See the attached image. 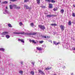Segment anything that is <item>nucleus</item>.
<instances>
[{
  "label": "nucleus",
  "mask_w": 75,
  "mask_h": 75,
  "mask_svg": "<svg viewBox=\"0 0 75 75\" xmlns=\"http://www.w3.org/2000/svg\"><path fill=\"white\" fill-rule=\"evenodd\" d=\"M37 34V33H25V34H26V35H36V34Z\"/></svg>",
  "instance_id": "f257e3e1"
},
{
  "label": "nucleus",
  "mask_w": 75,
  "mask_h": 75,
  "mask_svg": "<svg viewBox=\"0 0 75 75\" xmlns=\"http://www.w3.org/2000/svg\"><path fill=\"white\" fill-rule=\"evenodd\" d=\"M38 27L39 28L41 29V30H45V26L44 25H38Z\"/></svg>",
  "instance_id": "f03ea898"
},
{
  "label": "nucleus",
  "mask_w": 75,
  "mask_h": 75,
  "mask_svg": "<svg viewBox=\"0 0 75 75\" xmlns=\"http://www.w3.org/2000/svg\"><path fill=\"white\" fill-rule=\"evenodd\" d=\"M8 34V33L7 32H4L2 33L1 34L2 35H7V34Z\"/></svg>",
  "instance_id": "7ed1b4c3"
},
{
  "label": "nucleus",
  "mask_w": 75,
  "mask_h": 75,
  "mask_svg": "<svg viewBox=\"0 0 75 75\" xmlns=\"http://www.w3.org/2000/svg\"><path fill=\"white\" fill-rule=\"evenodd\" d=\"M60 28H61L62 31H64V26H62V25H61Z\"/></svg>",
  "instance_id": "20e7f679"
},
{
  "label": "nucleus",
  "mask_w": 75,
  "mask_h": 75,
  "mask_svg": "<svg viewBox=\"0 0 75 75\" xmlns=\"http://www.w3.org/2000/svg\"><path fill=\"white\" fill-rule=\"evenodd\" d=\"M29 41H30V42H32L33 43H34V44H37V42H35V40H31V39H30Z\"/></svg>",
  "instance_id": "39448f33"
},
{
  "label": "nucleus",
  "mask_w": 75,
  "mask_h": 75,
  "mask_svg": "<svg viewBox=\"0 0 75 75\" xmlns=\"http://www.w3.org/2000/svg\"><path fill=\"white\" fill-rule=\"evenodd\" d=\"M48 7L50 8H52L53 7L52 4H49Z\"/></svg>",
  "instance_id": "423d86ee"
},
{
  "label": "nucleus",
  "mask_w": 75,
  "mask_h": 75,
  "mask_svg": "<svg viewBox=\"0 0 75 75\" xmlns=\"http://www.w3.org/2000/svg\"><path fill=\"white\" fill-rule=\"evenodd\" d=\"M39 72L40 74H44V72L42 71L41 70H39Z\"/></svg>",
  "instance_id": "0eeeda50"
},
{
  "label": "nucleus",
  "mask_w": 75,
  "mask_h": 75,
  "mask_svg": "<svg viewBox=\"0 0 75 75\" xmlns=\"http://www.w3.org/2000/svg\"><path fill=\"white\" fill-rule=\"evenodd\" d=\"M25 7H26V9H30L31 8H29L28 6L27 5H24Z\"/></svg>",
  "instance_id": "6e6552de"
},
{
  "label": "nucleus",
  "mask_w": 75,
  "mask_h": 75,
  "mask_svg": "<svg viewBox=\"0 0 75 75\" xmlns=\"http://www.w3.org/2000/svg\"><path fill=\"white\" fill-rule=\"evenodd\" d=\"M68 24L69 25H71V24H72L71 20L69 21V22L68 23Z\"/></svg>",
  "instance_id": "1a4fd4ad"
},
{
  "label": "nucleus",
  "mask_w": 75,
  "mask_h": 75,
  "mask_svg": "<svg viewBox=\"0 0 75 75\" xmlns=\"http://www.w3.org/2000/svg\"><path fill=\"white\" fill-rule=\"evenodd\" d=\"M59 43H59L58 42L57 43V42L55 41H53V44L56 45H58Z\"/></svg>",
  "instance_id": "9d476101"
},
{
  "label": "nucleus",
  "mask_w": 75,
  "mask_h": 75,
  "mask_svg": "<svg viewBox=\"0 0 75 75\" xmlns=\"http://www.w3.org/2000/svg\"><path fill=\"white\" fill-rule=\"evenodd\" d=\"M5 13H7V14H10V12L9 11H8L7 10H5Z\"/></svg>",
  "instance_id": "9b49d317"
},
{
  "label": "nucleus",
  "mask_w": 75,
  "mask_h": 75,
  "mask_svg": "<svg viewBox=\"0 0 75 75\" xmlns=\"http://www.w3.org/2000/svg\"><path fill=\"white\" fill-rule=\"evenodd\" d=\"M40 0H36L37 3L38 4H40Z\"/></svg>",
  "instance_id": "f8f14e48"
},
{
  "label": "nucleus",
  "mask_w": 75,
  "mask_h": 75,
  "mask_svg": "<svg viewBox=\"0 0 75 75\" xmlns=\"http://www.w3.org/2000/svg\"><path fill=\"white\" fill-rule=\"evenodd\" d=\"M36 48L38 50H39V51H41V47H37Z\"/></svg>",
  "instance_id": "ddd939ff"
},
{
  "label": "nucleus",
  "mask_w": 75,
  "mask_h": 75,
  "mask_svg": "<svg viewBox=\"0 0 75 75\" xmlns=\"http://www.w3.org/2000/svg\"><path fill=\"white\" fill-rule=\"evenodd\" d=\"M10 9H13V5H10L9 6Z\"/></svg>",
  "instance_id": "4468645a"
},
{
  "label": "nucleus",
  "mask_w": 75,
  "mask_h": 75,
  "mask_svg": "<svg viewBox=\"0 0 75 75\" xmlns=\"http://www.w3.org/2000/svg\"><path fill=\"white\" fill-rule=\"evenodd\" d=\"M19 74H20L21 75H23V71L21 70H20L19 71Z\"/></svg>",
  "instance_id": "2eb2a0df"
},
{
  "label": "nucleus",
  "mask_w": 75,
  "mask_h": 75,
  "mask_svg": "<svg viewBox=\"0 0 75 75\" xmlns=\"http://www.w3.org/2000/svg\"><path fill=\"white\" fill-rule=\"evenodd\" d=\"M7 3H8V2L7 1H5L2 2V4H7Z\"/></svg>",
  "instance_id": "dca6fc26"
},
{
  "label": "nucleus",
  "mask_w": 75,
  "mask_h": 75,
  "mask_svg": "<svg viewBox=\"0 0 75 75\" xmlns=\"http://www.w3.org/2000/svg\"><path fill=\"white\" fill-rule=\"evenodd\" d=\"M47 17L50 18V17H51V15H47L46 16Z\"/></svg>",
  "instance_id": "f3484780"
},
{
  "label": "nucleus",
  "mask_w": 75,
  "mask_h": 75,
  "mask_svg": "<svg viewBox=\"0 0 75 75\" xmlns=\"http://www.w3.org/2000/svg\"><path fill=\"white\" fill-rule=\"evenodd\" d=\"M51 25L52 26H56L57 25V24L56 23L52 24H51Z\"/></svg>",
  "instance_id": "a211bd4d"
},
{
  "label": "nucleus",
  "mask_w": 75,
  "mask_h": 75,
  "mask_svg": "<svg viewBox=\"0 0 75 75\" xmlns=\"http://www.w3.org/2000/svg\"><path fill=\"white\" fill-rule=\"evenodd\" d=\"M13 7H14V8H16V9H17V5H13Z\"/></svg>",
  "instance_id": "6ab92c4d"
},
{
  "label": "nucleus",
  "mask_w": 75,
  "mask_h": 75,
  "mask_svg": "<svg viewBox=\"0 0 75 75\" xmlns=\"http://www.w3.org/2000/svg\"><path fill=\"white\" fill-rule=\"evenodd\" d=\"M0 51H4V49H3V48H0Z\"/></svg>",
  "instance_id": "aec40b11"
},
{
  "label": "nucleus",
  "mask_w": 75,
  "mask_h": 75,
  "mask_svg": "<svg viewBox=\"0 0 75 75\" xmlns=\"http://www.w3.org/2000/svg\"><path fill=\"white\" fill-rule=\"evenodd\" d=\"M32 61H31V64L33 65H34V64H35V62L33 61L32 62H31Z\"/></svg>",
  "instance_id": "412c9836"
},
{
  "label": "nucleus",
  "mask_w": 75,
  "mask_h": 75,
  "mask_svg": "<svg viewBox=\"0 0 75 75\" xmlns=\"http://www.w3.org/2000/svg\"><path fill=\"white\" fill-rule=\"evenodd\" d=\"M6 38H7V39L9 38H10V36L8 35H6Z\"/></svg>",
  "instance_id": "4be33fe9"
},
{
  "label": "nucleus",
  "mask_w": 75,
  "mask_h": 75,
  "mask_svg": "<svg viewBox=\"0 0 75 75\" xmlns=\"http://www.w3.org/2000/svg\"><path fill=\"white\" fill-rule=\"evenodd\" d=\"M8 27H12V26H11V24H10V23H8Z\"/></svg>",
  "instance_id": "5701e85b"
},
{
  "label": "nucleus",
  "mask_w": 75,
  "mask_h": 75,
  "mask_svg": "<svg viewBox=\"0 0 75 75\" xmlns=\"http://www.w3.org/2000/svg\"><path fill=\"white\" fill-rule=\"evenodd\" d=\"M30 73L32 75H34V72L33 71H31Z\"/></svg>",
  "instance_id": "b1692460"
},
{
  "label": "nucleus",
  "mask_w": 75,
  "mask_h": 75,
  "mask_svg": "<svg viewBox=\"0 0 75 75\" xmlns=\"http://www.w3.org/2000/svg\"><path fill=\"white\" fill-rule=\"evenodd\" d=\"M60 12L61 13H63L64 12V9L61 10L60 11Z\"/></svg>",
  "instance_id": "393cba45"
},
{
  "label": "nucleus",
  "mask_w": 75,
  "mask_h": 75,
  "mask_svg": "<svg viewBox=\"0 0 75 75\" xmlns=\"http://www.w3.org/2000/svg\"><path fill=\"white\" fill-rule=\"evenodd\" d=\"M19 33H20L19 34H24V32H19Z\"/></svg>",
  "instance_id": "a878e982"
},
{
  "label": "nucleus",
  "mask_w": 75,
  "mask_h": 75,
  "mask_svg": "<svg viewBox=\"0 0 75 75\" xmlns=\"http://www.w3.org/2000/svg\"><path fill=\"white\" fill-rule=\"evenodd\" d=\"M14 34H20V33H19V32H14Z\"/></svg>",
  "instance_id": "bb28decb"
},
{
  "label": "nucleus",
  "mask_w": 75,
  "mask_h": 75,
  "mask_svg": "<svg viewBox=\"0 0 75 75\" xmlns=\"http://www.w3.org/2000/svg\"><path fill=\"white\" fill-rule=\"evenodd\" d=\"M10 1H13L14 2V1H17V0H10Z\"/></svg>",
  "instance_id": "cd10ccee"
},
{
  "label": "nucleus",
  "mask_w": 75,
  "mask_h": 75,
  "mask_svg": "<svg viewBox=\"0 0 75 75\" xmlns=\"http://www.w3.org/2000/svg\"><path fill=\"white\" fill-rule=\"evenodd\" d=\"M51 1L52 3H55V1L54 0H52Z\"/></svg>",
  "instance_id": "c85d7f7f"
},
{
  "label": "nucleus",
  "mask_w": 75,
  "mask_h": 75,
  "mask_svg": "<svg viewBox=\"0 0 75 75\" xmlns=\"http://www.w3.org/2000/svg\"><path fill=\"white\" fill-rule=\"evenodd\" d=\"M21 41L23 43H24V41L23 40V39H22V40H21Z\"/></svg>",
  "instance_id": "c756f323"
},
{
  "label": "nucleus",
  "mask_w": 75,
  "mask_h": 75,
  "mask_svg": "<svg viewBox=\"0 0 75 75\" xmlns=\"http://www.w3.org/2000/svg\"><path fill=\"white\" fill-rule=\"evenodd\" d=\"M28 0H24V2L25 3H27V2H28Z\"/></svg>",
  "instance_id": "7c9ffc66"
},
{
  "label": "nucleus",
  "mask_w": 75,
  "mask_h": 75,
  "mask_svg": "<svg viewBox=\"0 0 75 75\" xmlns=\"http://www.w3.org/2000/svg\"><path fill=\"white\" fill-rule=\"evenodd\" d=\"M46 69V70H49V69H51V68H47L46 69Z\"/></svg>",
  "instance_id": "2f4dec72"
},
{
  "label": "nucleus",
  "mask_w": 75,
  "mask_h": 75,
  "mask_svg": "<svg viewBox=\"0 0 75 75\" xmlns=\"http://www.w3.org/2000/svg\"><path fill=\"white\" fill-rule=\"evenodd\" d=\"M30 25H31V26H32V27H33V26L34 25V23H31Z\"/></svg>",
  "instance_id": "473e14b6"
},
{
  "label": "nucleus",
  "mask_w": 75,
  "mask_h": 75,
  "mask_svg": "<svg viewBox=\"0 0 75 75\" xmlns=\"http://www.w3.org/2000/svg\"><path fill=\"white\" fill-rule=\"evenodd\" d=\"M43 42H44V41H41L40 42V44H42V43H43Z\"/></svg>",
  "instance_id": "72a5a7b5"
},
{
  "label": "nucleus",
  "mask_w": 75,
  "mask_h": 75,
  "mask_svg": "<svg viewBox=\"0 0 75 75\" xmlns=\"http://www.w3.org/2000/svg\"><path fill=\"white\" fill-rule=\"evenodd\" d=\"M53 10H54V11H57V8L55 9V8H54L53 9Z\"/></svg>",
  "instance_id": "f704fd0d"
},
{
  "label": "nucleus",
  "mask_w": 75,
  "mask_h": 75,
  "mask_svg": "<svg viewBox=\"0 0 75 75\" xmlns=\"http://www.w3.org/2000/svg\"><path fill=\"white\" fill-rule=\"evenodd\" d=\"M42 8H45V6H42Z\"/></svg>",
  "instance_id": "c9c22d12"
},
{
  "label": "nucleus",
  "mask_w": 75,
  "mask_h": 75,
  "mask_svg": "<svg viewBox=\"0 0 75 75\" xmlns=\"http://www.w3.org/2000/svg\"><path fill=\"white\" fill-rule=\"evenodd\" d=\"M20 6H17L16 9H20Z\"/></svg>",
  "instance_id": "e433bc0d"
},
{
  "label": "nucleus",
  "mask_w": 75,
  "mask_h": 75,
  "mask_svg": "<svg viewBox=\"0 0 75 75\" xmlns=\"http://www.w3.org/2000/svg\"><path fill=\"white\" fill-rule=\"evenodd\" d=\"M42 37L43 38H47V37H46V36H43Z\"/></svg>",
  "instance_id": "4c0bfd02"
},
{
  "label": "nucleus",
  "mask_w": 75,
  "mask_h": 75,
  "mask_svg": "<svg viewBox=\"0 0 75 75\" xmlns=\"http://www.w3.org/2000/svg\"><path fill=\"white\" fill-rule=\"evenodd\" d=\"M72 16L73 17H75V13H73Z\"/></svg>",
  "instance_id": "58836bf2"
},
{
  "label": "nucleus",
  "mask_w": 75,
  "mask_h": 75,
  "mask_svg": "<svg viewBox=\"0 0 75 75\" xmlns=\"http://www.w3.org/2000/svg\"><path fill=\"white\" fill-rule=\"evenodd\" d=\"M19 24L20 25H23V23H22V22H20L19 23Z\"/></svg>",
  "instance_id": "ea45409f"
},
{
  "label": "nucleus",
  "mask_w": 75,
  "mask_h": 75,
  "mask_svg": "<svg viewBox=\"0 0 75 75\" xmlns=\"http://www.w3.org/2000/svg\"><path fill=\"white\" fill-rule=\"evenodd\" d=\"M55 16L54 15H51V17H55Z\"/></svg>",
  "instance_id": "a19ab883"
},
{
  "label": "nucleus",
  "mask_w": 75,
  "mask_h": 75,
  "mask_svg": "<svg viewBox=\"0 0 75 75\" xmlns=\"http://www.w3.org/2000/svg\"><path fill=\"white\" fill-rule=\"evenodd\" d=\"M45 1H47L48 2H50L51 1L50 0H45Z\"/></svg>",
  "instance_id": "79ce46f5"
},
{
  "label": "nucleus",
  "mask_w": 75,
  "mask_h": 75,
  "mask_svg": "<svg viewBox=\"0 0 75 75\" xmlns=\"http://www.w3.org/2000/svg\"><path fill=\"white\" fill-rule=\"evenodd\" d=\"M20 63H21V64L22 65H23V62H20Z\"/></svg>",
  "instance_id": "37998d69"
},
{
  "label": "nucleus",
  "mask_w": 75,
  "mask_h": 75,
  "mask_svg": "<svg viewBox=\"0 0 75 75\" xmlns=\"http://www.w3.org/2000/svg\"><path fill=\"white\" fill-rule=\"evenodd\" d=\"M21 40H22V39H19L18 40V41H21Z\"/></svg>",
  "instance_id": "c03bdc74"
},
{
  "label": "nucleus",
  "mask_w": 75,
  "mask_h": 75,
  "mask_svg": "<svg viewBox=\"0 0 75 75\" xmlns=\"http://www.w3.org/2000/svg\"><path fill=\"white\" fill-rule=\"evenodd\" d=\"M73 6H74V7H75V5L73 4Z\"/></svg>",
  "instance_id": "a18cd8bd"
},
{
  "label": "nucleus",
  "mask_w": 75,
  "mask_h": 75,
  "mask_svg": "<svg viewBox=\"0 0 75 75\" xmlns=\"http://www.w3.org/2000/svg\"><path fill=\"white\" fill-rule=\"evenodd\" d=\"M6 9H7L8 8H7V6H6Z\"/></svg>",
  "instance_id": "49530a36"
},
{
  "label": "nucleus",
  "mask_w": 75,
  "mask_h": 75,
  "mask_svg": "<svg viewBox=\"0 0 75 75\" xmlns=\"http://www.w3.org/2000/svg\"><path fill=\"white\" fill-rule=\"evenodd\" d=\"M45 14H47V13H45Z\"/></svg>",
  "instance_id": "de8ad7c7"
},
{
  "label": "nucleus",
  "mask_w": 75,
  "mask_h": 75,
  "mask_svg": "<svg viewBox=\"0 0 75 75\" xmlns=\"http://www.w3.org/2000/svg\"><path fill=\"white\" fill-rule=\"evenodd\" d=\"M73 73H72L71 74V75H73Z\"/></svg>",
  "instance_id": "09e8293b"
},
{
  "label": "nucleus",
  "mask_w": 75,
  "mask_h": 75,
  "mask_svg": "<svg viewBox=\"0 0 75 75\" xmlns=\"http://www.w3.org/2000/svg\"><path fill=\"white\" fill-rule=\"evenodd\" d=\"M3 13H4V14H6V13H4V12H3Z\"/></svg>",
  "instance_id": "8fccbe9b"
},
{
  "label": "nucleus",
  "mask_w": 75,
  "mask_h": 75,
  "mask_svg": "<svg viewBox=\"0 0 75 75\" xmlns=\"http://www.w3.org/2000/svg\"><path fill=\"white\" fill-rule=\"evenodd\" d=\"M73 50H75V48H74V49H73Z\"/></svg>",
  "instance_id": "3c124183"
},
{
  "label": "nucleus",
  "mask_w": 75,
  "mask_h": 75,
  "mask_svg": "<svg viewBox=\"0 0 75 75\" xmlns=\"http://www.w3.org/2000/svg\"><path fill=\"white\" fill-rule=\"evenodd\" d=\"M47 38H48V36H47Z\"/></svg>",
  "instance_id": "603ef678"
},
{
  "label": "nucleus",
  "mask_w": 75,
  "mask_h": 75,
  "mask_svg": "<svg viewBox=\"0 0 75 75\" xmlns=\"http://www.w3.org/2000/svg\"><path fill=\"white\" fill-rule=\"evenodd\" d=\"M2 37H4V36H2Z\"/></svg>",
  "instance_id": "864d4df0"
},
{
  "label": "nucleus",
  "mask_w": 75,
  "mask_h": 75,
  "mask_svg": "<svg viewBox=\"0 0 75 75\" xmlns=\"http://www.w3.org/2000/svg\"><path fill=\"white\" fill-rule=\"evenodd\" d=\"M10 3H11V2H10Z\"/></svg>",
  "instance_id": "5fc2aeb1"
},
{
  "label": "nucleus",
  "mask_w": 75,
  "mask_h": 75,
  "mask_svg": "<svg viewBox=\"0 0 75 75\" xmlns=\"http://www.w3.org/2000/svg\"><path fill=\"white\" fill-rule=\"evenodd\" d=\"M36 52H37V51H36Z\"/></svg>",
  "instance_id": "6e6d98bb"
},
{
  "label": "nucleus",
  "mask_w": 75,
  "mask_h": 75,
  "mask_svg": "<svg viewBox=\"0 0 75 75\" xmlns=\"http://www.w3.org/2000/svg\"><path fill=\"white\" fill-rule=\"evenodd\" d=\"M74 1V0H75H75H73Z\"/></svg>",
  "instance_id": "4d7b16f0"
}]
</instances>
